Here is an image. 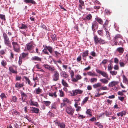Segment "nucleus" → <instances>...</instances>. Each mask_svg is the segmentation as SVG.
<instances>
[{
  "label": "nucleus",
  "instance_id": "obj_1",
  "mask_svg": "<svg viewBox=\"0 0 128 128\" xmlns=\"http://www.w3.org/2000/svg\"><path fill=\"white\" fill-rule=\"evenodd\" d=\"M94 42L96 44H105L106 42L104 40L100 38H98L96 35L94 36L93 38Z\"/></svg>",
  "mask_w": 128,
  "mask_h": 128
},
{
  "label": "nucleus",
  "instance_id": "obj_2",
  "mask_svg": "<svg viewBox=\"0 0 128 128\" xmlns=\"http://www.w3.org/2000/svg\"><path fill=\"white\" fill-rule=\"evenodd\" d=\"M59 74L57 70L54 71L52 76V80L55 81L58 80L59 79Z\"/></svg>",
  "mask_w": 128,
  "mask_h": 128
},
{
  "label": "nucleus",
  "instance_id": "obj_3",
  "mask_svg": "<svg viewBox=\"0 0 128 128\" xmlns=\"http://www.w3.org/2000/svg\"><path fill=\"white\" fill-rule=\"evenodd\" d=\"M34 44L32 42H30L26 44V48L27 50L30 51L31 52H33V50L34 48Z\"/></svg>",
  "mask_w": 128,
  "mask_h": 128
},
{
  "label": "nucleus",
  "instance_id": "obj_4",
  "mask_svg": "<svg viewBox=\"0 0 128 128\" xmlns=\"http://www.w3.org/2000/svg\"><path fill=\"white\" fill-rule=\"evenodd\" d=\"M3 36L4 39V42L5 44L10 46V42L7 35L5 33H3Z\"/></svg>",
  "mask_w": 128,
  "mask_h": 128
},
{
  "label": "nucleus",
  "instance_id": "obj_5",
  "mask_svg": "<svg viewBox=\"0 0 128 128\" xmlns=\"http://www.w3.org/2000/svg\"><path fill=\"white\" fill-rule=\"evenodd\" d=\"M83 91L82 90L79 89H76L72 90V92H71L70 93V95L71 96H74L76 95L77 94H81L83 92Z\"/></svg>",
  "mask_w": 128,
  "mask_h": 128
},
{
  "label": "nucleus",
  "instance_id": "obj_6",
  "mask_svg": "<svg viewBox=\"0 0 128 128\" xmlns=\"http://www.w3.org/2000/svg\"><path fill=\"white\" fill-rule=\"evenodd\" d=\"M54 122L59 128H65L66 125L65 124L60 122L58 120L56 119L54 121Z\"/></svg>",
  "mask_w": 128,
  "mask_h": 128
},
{
  "label": "nucleus",
  "instance_id": "obj_7",
  "mask_svg": "<svg viewBox=\"0 0 128 128\" xmlns=\"http://www.w3.org/2000/svg\"><path fill=\"white\" fill-rule=\"evenodd\" d=\"M66 112L68 114L72 115L74 112V109L70 106L68 107L66 109Z\"/></svg>",
  "mask_w": 128,
  "mask_h": 128
},
{
  "label": "nucleus",
  "instance_id": "obj_8",
  "mask_svg": "<svg viewBox=\"0 0 128 128\" xmlns=\"http://www.w3.org/2000/svg\"><path fill=\"white\" fill-rule=\"evenodd\" d=\"M12 44L13 46L14 50L16 52H18L19 51V47L17 42H13Z\"/></svg>",
  "mask_w": 128,
  "mask_h": 128
},
{
  "label": "nucleus",
  "instance_id": "obj_9",
  "mask_svg": "<svg viewBox=\"0 0 128 128\" xmlns=\"http://www.w3.org/2000/svg\"><path fill=\"white\" fill-rule=\"evenodd\" d=\"M121 36L120 35H117L114 37L113 39V42H114V44L113 45H116L118 43V38H120Z\"/></svg>",
  "mask_w": 128,
  "mask_h": 128
},
{
  "label": "nucleus",
  "instance_id": "obj_10",
  "mask_svg": "<svg viewBox=\"0 0 128 128\" xmlns=\"http://www.w3.org/2000/svg\"><path fill=\"white\" fill-rule=\"evenodd\" d=\"M119 83L118 81H113L110 82L108 84V86L110 87H113L115 86L116 85H118Z\"/></svg>",
  "mask_w": 128,
  "mask_h": 128
},
{
  "label": "nucleus",
  "instance_id": "obj_11",
  "mask_svg": "<svg viewBox=\"0 0 128 128\" xmlns=\"http://www.w3.org/2000/svg\"><path fill=\"white\" fill-rule=\"evenodd\" d=\"M98 24L96 21H95L93 22L92 23V30L94 31L95 29H96L98 27Z\"/></svg>",
  "mask_w": 128,
  "mask_h": 128
},
{
  "label": "nucleus",
  "instance_id": "obj_12",
  "mask_svg": "<svg viewBox=\"0 0 128 128\" xmlns=\"http://www.w3.org/2000/svg\"><path fill=\"white\" fill-rule=\"evenodd\" d=\"M18 27L22 29H26L28 28L27 25L21 24L19 25Z\"/></svg>",
  "mask_w": 128,
  "mask_h": 128
},
{
  "label": "nucleus",
  "instance_id": "obj_13",
  "mask_svg": "<svg viewBox=\"0 0 128 128\" xmlns=\"http://www.w3.org/2000/svg\"><path fill=\"white\" fill-rule=\"evenodd\" d=\"M21 99L22 100V102H24L25 101V100L27 96L24 92H22L21 94Z\"/></svg>",
  "mask_w": 128,
  "mask_h": 128
},
{
  "label": "nucleus",
  "instance_id": "obj_14",
  "mask_svg": "<svg viewBox=\"0 0 128 128\" xmlns=\"http://www.w3.org/2000/svg\"><path fill=\"white\" fill-rule=\"evenodd\" d=\"M31 110L32 111V113H35L38 114L39 111V109L35 107H32Z\"/></svg>",
  "mask_w": 128,
  "mask_h": 128
},
{
  "label": "nucleus",
  "instance_id": "obj_15",
  "mask_svg": "<svg viewBox=\"0 0 128 128\" xmlns=\"http://www.w3.org/2000/svg\"><path fill=\"white\" fill-rule=\"evenodd\" d=\"M31 60H36L37 61H41V58L38 56H34L32 57Z\"/></svg>",
  "mask_w": 128,
  "mask_h": 128
},
{
  "label": "nucleus",
  "instance_id": "obj_16",
  "mask_svg": "<svg viewBox=\"0 0 128 128\" xmlns=\"http://www.w3.org/2000/svg\"><path fill=\"white\" fill-rule=\"evenodd\" d=\"M34 92L36 94H38L42 92V90L38 87L37 88H36Z\"/></svg>",
  "mask_w": 128,
  "mask_h": 128
},
{
  "label": "nucleus",
  "instance_id": "obj_17",
  "mask_svg": "<svg viewBox=\"0 0 128 128\" xmlns=\"http://www.w3.org/2000/svg\"><path fill=\"white\" fill-rule=\"evenodd\" d=\"M88 50L84 52L82 54V56L84 60H85L86 59V56H88Z\"/></svg>",
  "mask_w": 128,
  "mask_h": 128
},
{
  "label": "nucleus",
  "instance_id": "obj_18",
  "mask_svg": "<svg viewBox=\"0 0 128 128\" xmlns=\"http://www.w3.org/2000/svg\"><path fill=\"white\" fill-rule=\"evenodd\" d=\"M123 82L126 84H128V79L124 75L122 76Z\"/></svg>",
  "mask_w": 128,
  "mask_h": 128
},
{
  "label": "nucleus",
  "instance_id": "obj_19",
  "mask_svg": "<svg viewBox=\"0 0 128 128\" xmlns=\"http://www.w3.org/2000/svg\"><path fill=\"white\" fill-rule=\"evenodd\" d=\"M126 114V112L125 111H123L117 113V115L118 116H120L121 117L122 116Z\"/></svg>",
  "mask_w": 128,
  "mask_h": 128
},
{
  "label": "nucleus",
  "instance_id": "obj_20",
  "mask_svg": "<svg viewBox=\"0 0 128 128\" xmlns=\"http://www.w3.org/2000/svg\"><path fill=\"white\" fill-rule=\"evenodd\" d=\"M9 70L10 72L14 74H17V72L16 70H14L12 66H10L9 68Z\"/></svg>",
  "mask_w": 128,
  "mask_h": 128
},
{
  "label": "nucleus",
  "instance_id": "obj_21",
  "mask_svg": "<svg viewBox=\"0 0 128 128\" xmlns=\"http://www.w3.org/2000/svg\"><path fill=\"white\" fill-rule=\"evenodd\" d=\"M116 51L118 52L120 54L122 53L124 51V50L123 48L119 47L116 50Z\"/></svg>",
  "mask_w": 128,
  "mask_h": 128
},
{
  "label": "nucleus",
  "instance_id": "obj_22",
  "mask_svg": "<svg viewBox=\"0 0 128 128\" xmlns=\"http://www.w3.org/2000/svg\"><path fill=\"white\" fill-rule=\"evenodd\" d=\"M24 2L26 3H31L33 4H35V2L33 0H24Z\"/></svg>",
  "mask_w": 128,
  "mask_h": 128
},
{
  "label": "nucleus",
  "instance_id": "obj_23",
  "mask_svg": "<svg viewBox=\"0 0 128 128\" xmlns=\"http://www.w3.org/2000/svg\"><path fill=\"white\" fill-rule=\"evenodd\" d=\"M87 74L88 75L92 76H96L95 73L94 72H87Z\"/></svg>",
  "mask_w": 128,
  "mask_h": 128
},
{
  "label": "nucleus",
  "instance_id": "obj_24",
  "mask_svg": "<svg viewBox=\"0 0 128 128\" xmlns=\"http://www.w3.org/2000/svg\"><path fill=\"white\" fill-rule=\"evenodd\" d=\"M96 20L100 24H102L103 22L102 20L100 18L98 17L95 18Z\"/></svg>",
  "mask_w": 128,
  "mask_h": 128
},
{
  "label": "nucleus",
  "instance_id": "obj_25",
  "mask_svg": "<svg viewBox=\"0 0 128 128\" xmlns=\"http://www.w3.org/2000/svg\"><path fill=\"white\" fill-rule=\"evenodd\" d=\"M45 48L47 49L50 53L51 54L52 52V48L51 46H46Z\"/></svg>",
  "mask_w": 128,
  "mask_h": 128
},
{
  "label": "nucleus",
  "instance_id": "obj_26",
  "mask_svg": "<svg viewBox=\"0 0 128 128\" xmlns=\"http://www.w3.org/2000/svg\"><path fill=\"white\" fill-rule=\"evenodd\" d=\"M23 86L24 84H23L16 83L15 85L16 87L18 88L22 87Z\"/></svg>",
  "mask_w": 128,
  "mask_h": 128
},
{
  "label": "nucleus",
  "instance_id": "obj_27",
  "mask_svg": "<svg viewBox=\"0 0 128 128\" xmlns=\"http://www.w3.org/2000/svg\"><path fill=\"white\" fill-rule=\"evenodd\" d=\"M100 81L102 83L105 84H106L108 82V80H106V78L100 79Z\"/></svg>",
  "mask_w": 128,
  "mask_h": 128
},
{
  "label": "nucleus",
  "instance_id": "obj_28",
  "mask_svg": "<svg viewBox=\"0 0 128 128\" xmlns=\"http://www.w3.org/2000/svg\"><path fill=\"white\" fill-rule=\"evenodd\" d=\"M62 84L64 86L67 87L68 86V85L66 81L64 79L62 80Z\"/></svg>",
  "mask_w": 128,
  "mask_h": 128
},
{
  "label": "nucleus",
  "instance_id": "obj_29",
  "mask_svg": "<svg viewBox=\"0 0 128 128\" xmlns=\"http://www.w3.org/2000/svg\"><path fill=\"white\" fill-rule=\"evenodd\" d=\"M101 86V84L100 83H98L93 85V86L94 88L100 87Z\"/></svg>",
  "mask_w": 128,
  "mask_h": 128
},
{
  "label": "nucleus",
  "instance_id": "obj_30",
  "mask_svg": "<svg viewBox=\"0 0 128 128\" xmlns=\"http://www.w3.org/2000/svg\"><path fill=\"white\" fill-rule=\"evenodd\" d=\"M56 104L54 102L51 104V108L52 109H56L57 107L56 106Z\"/></svg>",
  "mask_w": 128,
  "mask_h": 128
},
{
  "label": "nucleus",
  "instance_id": "obj_31",
  "mask_svg": "<svg viewBox=\"0 0 128 128\" xmlns=\"http://www.w3.org/2000/svg\"><path fill=\"white\" fill-rule=\"evenodd\" d=\"M61 74L62 76L63 77L65 78H66L68 77V75L64 72H62Z\"/></svg>",
  "mask_w": 128,
  "mask_h": 128
},
{
  "label": "nucleus",
  "instance_id": "obj_32",
  "mask_svg": "<svg viewBox=\"0 0 128 128\" xmlns=\"http://www.w3.org/2000/svg\"><path fill=\"white\" fill-rule=\"evenodd\" d=\"M44 103L47 106H48L51 103L50 102L48 101H43Z\"/></svg>",
  "mask_w": 128,
  "mask_h": 128
},
{
  "label": "nucleus",
  "instance_id": "obj_33",
  "mask_svg": "<svg viewBox=\"0 0 128 128\" xmlns=\"http://www.w3.org/2000/svg\"><path fill=\"white\" fill-rule=\"evenodd\" d=\"M88 99V97H86L84 99L83 101L82 102L81 104L83 105L85 103H86Z\"/></svg>",
  "mask_w": 128,
  "mask_h": 128
},
{
  "label": "nucleus",
  "instance_id": "obj_34",
  "mask_svg": "<svg viewBox=\"0 0 128 128\" xmlns=\"http://www.w3.org/2000/svg\"><path fill=\"white\" fill-rule=\"evenodd\" d=\"M30 105L31 106H37L38 104L37 102H34L31 100L30 103Z\"/></svg>",
  "mask_w": 128,
  "mask_h": 128
},
{
  "label": "nucleus",
  "instance_id": "obj_35",
  "mask_svg": "<svg viewBox=\"0 0 128 128\" xmlns=\"http://www.w3.org/2000/svg\"><path fill=\"white\" fill-rule=\"evenodd\" d=\"M100 74L106 78H107L108 77V74L106 72H104L102 71Z\"/></svg>",
  "mask_w": 128,
  "mask_h": 128
},
{
  "label": "nucleus",
  "instance_id": "obj_36",
  "mask_svg": "<svg viewBox=\"0 0 128 128\" xmlns=\"http://www.w3.org/2000/svg\"><path fill=\"white\" fill-rule=\"evenodd\" d=\"M105 30H106V34L107 38H108V39L109 40H110V33L106 29H105Z\"/></svg>",
  "mask_w": 128,
  "mask_h": 128
},
{
  "label": "nucleus",
  "instance_id": "obj_37",
  "mask_svg": "<svg viewBox=\"0 0 128 128\" xmlns=\"http://www.w3.org/2000/svg\"><path fill=\"white\" fill-rule=\"evenodd\" d=\"M92 18V16L90 14L88 15L86 18L85 20H90Z\"/></svg>",
  "mask_w": 128,
  "mask_h": 128
},
{
  "label": "nucleus",
  "instance_id": "obj_38",
  "mask_svg": "<svg viewBox=\"0 0 128 128\" xmlns=\"http://www.w3.org/2000/svg\"><path fill=\"white\" fill-rule=\"evenodd\" d=\"M49 95L52 97L54 96L55 97H56L57 95L56 94V92H55L54 93H50L49 94Z\"/></svg>",
  "mask_w": 128,
  "mask_h": 128
},
{
  "label": "nucleus",
  "instance_id": "obj_39",
  "mask_svg": "<svg viewBox=\"0 0 128 128\" xmlns=\"http://www.w3.org/2000/svg\"><path fill=\"white\" fill-rule=\"evenodd\" d=\"M43 66L46 69L49 70L50 67V66L46 64H44L43 65Z\"/></svg>",
  "mask_w": 128,
  "mask_h": 128
},
{
  "label": "nucleus",
  "instance_id": "obj_40",
  "mask_svg": "<svg viewBox=\"0 0 128 128\" xmlns=\"http://www.w3.org/2000/svg\"><path fill=\"white\" fill-rule=\"evenodd\" d=\"M105 114L107 116H109L110 115H111L112 114V113L110 112H108L106 111L104 112Z\"/></svg>",
  "mask_w": 128,
  "mask_h": 128
},
{
  "label": "nucleus",
  "instance_id": "obj_41",
  "mask_svg": "<svg viewBox=\"0 0 128 128\" xmlns=\"http://www.w3.org/2000/svg\"><path fill=\"white\" fill-rule=\"evenodd\" d=\"M97 80V79L95 78H91L90 80V82L91 83H93L94 82H96Z\"/></svg>",
  "mask_w": 128,
  "mask_h": 128
},
{
  "label": "nucleus",
  "instance_id": "obj_42",
  "mask_svg": "<svg viewBox=\"0 0 128 128\" xmlns=\"http://www.w3.org/2000/svg\"><path fill=\"white\" fill-rule=\"evenodd\" d=\"M49 70L51 71H55L56 70V68L53 66H50V67Z\"/></svg>",
  "mask_w": 128,
  "mask_h": 128
},
{
  "label": "nucleus",
  "instance_id": "obj_43",
  "mask_svg": "<svg viewBox=\"0 0 128 128\" xmlns=\"http://www.w3.org/2000/svg\"><path fill=\"white\" fill-rule=\"evenodd\" d=\"M51 37L53 40H54L56 39V35L55 34L52 35Z\"/></svg>",
  "mask_w": 128,
  "mask_h": 128
},
{
  "label": "nucleus",
  "instance_id": "obj_44",
  "mask_svg": "<svg viewBox=\"0 0 128 128\" xmlns=\"http://www.w3.org/2000/svg\"><path fill=\"white\" fill-rule=\"evenodd\" d=\"M24 78L25 79L26 81L28 82V84H30V82L28 78L26 76H24Z\"/></svg>",
  "mask_w": 128,
  "mask_h": 128
},
{
  "label": "nucleus",
  "instance_id": "obj_45",
  "mask_svg": "<svg viewBox=\"0 0 128 128\" xmlns=\"http://www.w3.org/2000/svg\"><path fill=\"white\" fill-rule=\"evenodd\" d=\"M60 97H63L64 96V92L62 90H60Z\"/></svg>",
  "mask_w": 128,
  "mask_h": 128
},
{
  "label": "nucleus",
  "instance_id": "obj_46",
  "mask_svg": "<svg viewBox=\"0 0 128 128\" xmlns=\"http://www.w3.org/2000/svg\"><path fill=\"white\" fill-rule=\"evenodd\" d=\"M6 53V51L4 50H2L0 51V56Z\"/></svg>",
  "mask_w": 128,
  "mask_h": 128
},
{
  "label": "nucleus",
  "instance_id": "obj_47",
  "mask_svg": "<svg viewBox=\"0 0 128 128\" xmlns=\"http://www.w3.org/2000/svg\"><path fill=\"white\" fill-rule=\"evenodd\" d=\"M75 77L78 80H80L82 78V77L79 74L76 75L75 76Z\"/></svg>",
  "mask_w": 128,
  "mask_h": 128
},
{
  "label": "nucleus",
  "instance_id": "obj_48",
  "mask_svg": "<svg viewBox=\"0 0 128 128\" xmlns=\"http://www.w3.org/2000/svg\"><path fill=\"white\" fill-rule=\"evenodd\" d=\"M110 73L112 75H115L116 74L117 72L116 71H111Z\"/></svg>",
  "mask_w": 128,
  "mask_h": 128
},
{
  "label": "nucleus",
  "instance_id": "obj_49",
  "mask_svg": "<svg viewBox=\"0 0 128 128\" xmlns=\"http://www.w3.org/2000/svg\"><path fill=\"white\" fill-rule=\"evenodd\" d=\"M1 64L3 66H6V61L4 60H2L1 62Z\"/></svg>",
  "mask_w": 128,
  "mask_h": 128
},
{
  "label": "nucleus",
  "instance_id": "obj_50",
  "mask_svg": "<svg viewBox=\"0 0 128 128\" xmlns=\"http://www.w3.org/2000/svg\"><path fill=\"white\" fill-rule=\"evenodd\" d=\"M64 102H66V103H68L70 101L69 100L66 98H64L63 100Z\"/></svg>",
  "mask_w": 128,
  "mask_h": 128
},
{
  "label": "nucleus",
  "instance_id": "obj_51",
  "mask_svg": "<svg viewBox=\"0 0 128 128\" xmlns=\"http://www.w3.org/2000/svg\"><path fill=\"white\" fill-rule=\"evenodd\" d=\"M12 112L13 115H17L18 114V112L17 111L15 110H12Z\"/></svg>",
  "mask_w": 128,
  "mask_h": 128
},
{
  "label": "nucleus",
  "instance_id": "obj_52",
  "mask_svg": "<svg viewBox=\"0 0 128 128\" xmlns=\"http://www.w3.org/2000/svg\"><path fill=\"white\" fill-rule=\"evenodd\" d=\"M0 97L3 100L5 98L6 96L5 95V94L4 93H2L0 95Z\"/></svg>",
  "mask_w": 128,
  "mask_h": 128
},
{
  "label": "nucleus",
  "instance_id": "obj_53",
  "mask_svg": "<svg viewBox=\"0 0 128 128\" xmlns=\"http://www.w3.org/2000/svg\"><path fill=\"white\" fill-rule=\"evenodd\" d=\"M98 34L101 36H103V33L102 32V30H99L98 31Z\"/></svg>",
  "mask_w": 128,
  "mask_h": 128
},
{
  "label": "nucleus",
  "instance_id": "obj_54",
  "mask_svg": "<svg viewBox=\"0 0 128 128\" xmlns=\"http://www.w3.org/2000/svg\"><path fill=\"white\" fill-rule=\"evenodd\" d=\"M70 74L71 76V78H73L74 75V71L73 70H71L70 72Z\"/></svg>",
  "mask_w": 128,
  "mask_h": 128
},
{
  "label": "nucleus",
  "instance_id": "obj_55",
  "mask_svg": "<svg viewBox=\"0 0 128 128\" xmlns=\"http://www.w3.org/2000/svg\"><path fill=\"white\" fill-rule=\"evenodd\" d=\"M47 49L46 48H44L42 50V51L45 54L48 55L49 54V53L47 51Z\"/></svg>",
  "mask_w": 128,
  "mask_h": 128
},
{
  "label": "nucleus",
  "instance_id": "obj_56",
  "mask_svg": "<svg viewBox=\"0 0 128 128\" xmlns=\"http://www.w3.org/2000/svg\"><path fill=\"white\" fill-rule=\"evenodd\" d=\"M86 113L87 114L90 115V116H92V114L91 112V110L90 109H88L87 110Z\"/></svg>",
  "mask_w": 128,
  "mask_h": 128
},
{
  "label": "nucleus",
  "instance_id": "obj_57",
  "mask_svg": "<svg viewBox=\"0 0 128 128\" xmlns=\"http://www.w3.org/2000/svg\"><path fill=\"white\" fill-rule=\"evenodd\" d=\"M0 18L2 20H5V15L3 14H0Z\"/></svg>",
  "mask_w": 128,
  "mask_h": 128
},
{
  "label": "nucleus",
  "instance_id": "obj_58",
  "mask_svg": "<svg viewBox=\"0 0 128 128\" xmlns=\"http://www.w3.org/2000/svg\"><path fill=\"white\" fill-rule=\"evenodd\" d=\"M96 124L100 128H102L103 127L102 125L100 124L99 122L96 123Z\"/></svg>",
  "mask_w": 128,
  "mask_h": 128
},
{
  "label": "nucleus",
  "instance_id": "obj_59",
  "mask_svg": "<svg viewBox=\"0 0 128 128\" xmlns=\"http://www.w3.org/2000/svg\"><path fill=\"white\" fill-rule=\"evenodd\" d=\"M90 54L93 56L94 57L96 56V53L94 51H92L90 52Z\"/></svg>",
  "mask_w": 128,
  "mask_h": 128
},
{
  "label": "nucleus",
  "instance_id": "obj_60",
  "mask_svg": "<svg viewBox=\"0 0 128 128\" xmlns=\"http://www.w3.org/2000/svg\"><path fill=\"white\" fill-rule=\"evenodd\" d=\"M120 64L121 67H123L125 65L124 62H123L120 61L119 62Z\"/></svg>",
  "mask_w": 128,
  "mask_h": 128
},
{
  "label": "nucleus",
  "instance_id": "obj_61",
  "mask_svg": "<svg viewBox=\"0 0 128 128\" xmlns=\"http://www.w3.org/2000/svg\"><path fill=\"white\" fill-rule=\"evenodd\" d=\"M17 98L15 96H13L12 97V100L14 102H16L17 101Z\"/></svg>",
  "mask_w": 128,
  "mask_h": 128
},
{
  "label": "nucleus",
  "instance_id": "obj_62",
  "mask_svg": "<svg viewBox=\"0 0 128 128\" xmlns=\"http://www.w3.org/2000/svg\"><path fill=\"white\" fill-rule=\"evenodd\" d=\"M35 66L38 69H41V67L40 66V65L38 64H36Z\"/></svg>",
  "mask_w": 128,
  "mask_h": 128
},
{
  "label": "nucleus",
  "instance_id": "obj_63",
  "mask_svg": "<svg viewBox=\"0 0 128 128\" xmlns=\"http://www.w3.org/2000/svg\"><path fill=\"white\" fill-rule=\"evenodd\" d=\"M28 54L27 53H25L23 52L22 54V56L23 58H25L28 56Z\"/></svg>",
  "mask_w": 128,
  "mask_h": 128
},
{
  "label": "nucleus",
  "instance_id": "obj_64",
  "mask_svg": "<svg viewBox=\"0 0 128 128\" xmlns=\"http://www.w3.org/2000/svg\"><path fill=\"white\" fill-rule=\"evenodd\" d=\"M112 68L113 66L111 64H109L108 66V70H112Z\"/></svg>",
  "mask_w": 128,
  "mask_h": 128
}]
</instances>
